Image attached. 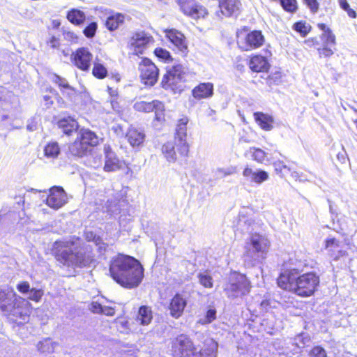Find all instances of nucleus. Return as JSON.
<instances>
[{
	"label": "nucleus",
	"instance_id": "59",
	"mask_svg": "<svg viewBox=\"0 0 357 357\" xmlns=\"http://www.w3.org/2000/svg\"><path fill=\"white\" fill-rule=\"evenodd\" d=\"M115 313L114 308L108 306H103L101 314H104L107 316H113Z\"/></svg>",
	"mask_w": 357,
	"mask_h": 357
},
{
	"label": "nucleus",
	"instance_id": "11",
	"mask_svg": "<svg viewBox=\"0 0 357 357\" xmlns=\"http://www.w3.org/2000/svg\"><path fill=\"white\" fill-rule=\"evenodd\" d=\"M153 43V37L144 31L134 33L129 39L128 45L135 55L143 54L150 43Z\"/></svg>",
	"mask_w": 357,
	"mask_h": 357
},
{
	"label": "nucleus",
	"instance_id": "44",
	"mask_svg": "<svg viewBox=\"0 0 357 357\" xmlns=\"http://www.w3.org/2000/svg\"><path fill=\"white\" fill-rule=\"evenodd\" d=\"M338 3L341 8H342L344 11L347 12V15L351 17H356V13L355 10L351 9L349 6V4L347 2V0H338Z\"/></svg>",
	"mask_w": 357,
	"mask_h": 357
},
{
	"label": "nucleus",
	"instance_id": "45",
	"mask_svg": "<svg viewBox=\"0 0 357 357\" xmlns=\"http://www.w3.org/2000/svg\"><path fill=\"white\" fill-rule=\"evenodd\" d=\"M294 28L295 31L299 32L303 36H305L310 31V26L306 22H296L294 24Z\"/></svg>",
	"mask_w": 357,
	"mask_h": 357
},
{
	"label": "nucleus",
	"instance_id": "7",
	"mask_svg": "<svg viewBox=\"0 0 357 357\" xmlns=\"http://www.w3.org/2000/svg\"><path fill=\"white\" fill-rule=\"evenodd\" d=\"M250 287V282L245 275L233 273L225 284L224 291L229 298L234 299L248 294Z\"/></svg>",
	"mask_w": 357,
	"mask_h": 357
},
{
	"label": "nucleus",
	"instance_id": "49",
	"mask_svg": "<svg viewBox=\"0 0 357 357\" xmlns=\"http://www.w3.org/2000/svg\"><path fill=\"white\" fill-rule=\"evenodd\" d=\"M29 294V299L36 302H38L43 295V291L41 289H36L33 288L31 289Z\"/></svg>",
	"mask_w": 357,
	"mask_h": 357
},
{
	"label": "nucleus",
	"instance_id": "31",
	"mask_svg": "<svg viewBox=\"0 0 357 357\" xmlns=\"http://www.w3.org/2000/svg\"><path fill=\"white\" fill-rule=\"evenodd\" d=\"M90 150L77 137L75 141L69 146L70 153L75 156L83 157Z\"/></svg>",
	"mask_w": 357,
	"mask_h": 357
},
{
	"label": "nucleus",
	"instance_id": "53",
	"mask_svg": "<svg viewBox=\"0 0 357 357\" xmlns=\"http://www.w3.org/2000/svg\"><path fill=\"white\" fill-rule=\"evenodd\" d=\"M235 168L230 167L227 168H218L216 170V173L220 176H226L235 173Z\"/></svg>",
	"mask_w": 357,
	"mask_h": 357
},
{
	"label": "nucleus",
	"instance_id": "58",
	"mask_svg": "<svg viewBox=\"0 0 357 357\" xmlns=\"http://www.w3.org/2000/svg\"><path fill=\"white\" fill-rule=\"evenodd\" d=\"M63 35L64 39L68 42L73 43L77 40L76 35L72 31H65L63 32Z\"/></svg>",
	"mask_w": 357,
	"mask_h": 357
},
{
	"label": "nucleus",
	"instance_id": "32",
	"mask_svg": "<svg viewBox=\"0 0 357 357\" xmlns=\"http://www.w3.org/2000/svg\"><path fill=\"white\" fill-rule=\"evenodd\" d=\"M176 152H178L176 149V144H174L172 142H167L162 147V153L167 160L169 162H176L177 159Z\"/></svg>",
	"mask_w": 357,
	"mask_h": 357
},
{
	"label": "nucleus",
	"instance_id": "51",
	"mask_svg": "<svg viewBox=\"0 0 357 357\" xmlns=\"http://www.w3.org/2000/svg\"><path fill=\"white\" fill-rule=\"evenodd\" d=\"M97 24L96 22H91L89 24L84 30V34L87 38H92L94 36L97 30Z\"/></svg>",
	"mask_w": 357,
	"mask_h": 357
},
{
	"label": "nucleus",
	"instance_id": "39",
	"mask_svg": "<svg viewBox=\"0 0 357 357\" xmlns=\"http://www.w3.org/2000/svg\"><path fill=\"white\" fill-rule=\"evenodd\" d=\"M92 73L96 77L102 79L107 76V70L102 64L95 62Z\"/></svg>",
	"mask_w": 357,
	"mask_h": 357
},
{
	"label": "nucleus",
	"instance_id": "60",
	"mask_svg": "<svg viewBox=\"0 0 357 357\" xmlns=\"http://www.w3.org/2000/svg\"><path fill=\"white\" fill-rule=\"evenodd\" d=\"M47 43L51 47L56 48L59 45V40L55 36H52Z\"/></svg>",
	"mask_w": 357,
	"mask_h": 357
},
{
	"label": "nucleus",
	"instance_id": "56",
	"mask_svg": "<svg viewBox=\"0 0 357 357\" xmlns=\"http://www.w3.org/2000/svg\"><path fill=\"white\" fill-rule=\"evenodd\" d=\"M17 289L22 294L29 293L30 285L28 282H22L17 285Z\"/></svg>",
	"mask_w": 357,
	"mask_h": 357
},
{
	"label": "nucleus",
	"instance_id": "29",
	"mask_svg": "<svg viewBox=\"0 0 357 357\" xmlns=\"http://www.w3.org/2000/svg\"><path fill=\"white\" fill-rule=\"evenodd\" d=\"M44 156L49 160H54L61 153L59 144L56 142H50L43 148Z\"/></svg>",
	"mask_w": 357,
	"mask_h": 357
},
{
	"label": "nucleus",
	"instance_id": "62",
	"mask_svg": "<svg viewBox=\"0 0 357 357\" xmlns=\"http://www.w3.org/2000/svg\"><path fill=\"white\" fill-rule=\"evenodd\" d=\"M337 159L342 163H344L346 161V153L345 152L338 153L337 155Z\"/></svg>",
	"mask_w": 357,
	"mask_h": 357
},
{
	"label": "nucleus",
	"instance_id": "28",
	"mask_svg": "<svg viewBox=\"0 0 357 357\" xmlns=\"http://www.w3.org/2000/svg\"><path fill=\"white\" fill-rule=\"evenodd\" d=\"M57 124L59 128L62 130L63 132L66 135H70L78 128L77 122L70 116L60 119Z\"/></svg>",
	"mask_w": 357,
	"mask_h": 357
},
{
	"label": "nucleus",
	"instance_id": "27",
	"mask_svg": "<svg viewBox=\"0 0 357 357\" xmlns=\"http://www.w3.org/2000/svg\"><path fill=\"white\" fill-rule=\"evenodd\" d=\"M153 319V312L150 307L143 305L139 308L136 321L140 325H149Z\"/></svg>",
	"mask_w": 357,
	"mask_h": 357
},
{
	"label": "nucleus",
	"instance_id": "16",
	"mask_svg": "<svg viewBox=\"0 0 357 357\" xmlns=\"http://www.w3.org/2000/svg\"><path fill=\"white\" fill-rule=\"evenodd\" d=\"M105 163L103 170L106 172H116L123 169L124 162L119 160L109 145L104 146Z\"/></svg>",
	"mask_w": 357,
	"mask_h": 357
},
{
	"label": "nucleus",
	"instance_id": "15",
	"mask_svg": "<svg viewBox=\"0 0 357 357\" xmlns=\"http://www.w3.org/2000/svg\"><path fill=\"white\" fill-rule=\"evenodd\" d=\"M134 108L139 112H154L155 119L160 121L164 119V105L158 100L151 102L138 101L135 103Z\"/></svg>",
	"mask_w": 357,
	"mask_h": 357
},
{
	"label": "nucleus",
	"instance_id": "3",
	"mask_svg": "<svg viewBox=\"0 0 357 357\" xmlns=\"http://www.w3.org/2000/svg\"><path fill=\"white\" fill-rule=\"evenodd\" d=\"M52 252L56 259L68 267H83L89 265L93 256L82 247L79 241H57L54 242Z\"/></svg>",
	"mask_w": 357,
	"mask_h": 357
},
{
	"label": "nucleus",
	"instance_id": "2",
	"mask_svg": "<svg viewBox=\"0 0 357 357\" xmlns=\"http://www.w3.org/2000/svg\"><path fill=\"white\" fill-rule=\"evenodd\" d=\"M301 271L302 270L299 267L284 270L278 278V284L280 288L299 296H310L319 286V278L313 272L299 275Z\"/></svg>",
	"mask_w": 357,
	"mask_h": 357
},
{
	"label": "nucleus",
	"instance_id": "64",
	"mask_svg": "<svg viewBox=\"0 0 357 357\" xmlns=\"http://www.w3.org/2000/svg\"><path fill=\"white\" fill-rule=\"evenodd\" d=\"M96 236L95 234H93L92 232H87L86 234V238L89 241H93V237Z\"/></svg>",
	"mask_w": 357,
	"mask_h": 357
},
{
	"label": "nucleus",
	"instance_id": "9",
	"mask_svg": "<svg viewBox=\"0 0 357 357\" xmlns=\"http://www.w3.org/2000/svg\"><path fill=\"white\" fill-rule=\"evenodd\" d=\"M264 41L265 38L261 31L255 30L246 34L239 35L237 44L241 50L250 51L261 47Z\"/></svg>",
	"mask_w": 357,
	"mask_h": 357
},
{
	"label": "nucleus",
	"instance_id": "19",
	"mask_svg": "<svg viewBox=\"0 0 357 357\" xmlns=\"http://www.w3.org/2000/svg\"><path fill=\"white\" fill-rule=\"evenodd\" d=\"M165 36L169 41L177 48V50L183 54H185L188 52V45L184 35L174 29H167L165 31Z\"/></svg>",
	"mask_w": 357,
	"mask_h": 357
},
{
	"label": "nucleus",
	"instance_id": "34",
	"mask_svg": "<svg viewBox=\"0 0 357 357\" xmlns=\"http://www.w3.org/2000/svg\"><path fill=\"white\" fill-rule=\"evenodd\" d=\"M66 17L72 24L79 25L84 22L86 15L82 10L73 8L68 12Z\"/></svg>",
	"mask_w": 357,
	"mask_h": 357
},
{
	"label": "nucleus",
	"instance_id": "25",
	"mask_svg": "<svg viewBox=\"0 0 357 357\" xmlns=\"http://www.w3.org/2000/svg\"><path fill=\"white\" fill-rule=\"evenodd\" d=\"M126 137L132 147H139L145 139V134L143 130L132 127L129 128Z\"/></svg>",
	"mask_w": 357,
	"mask_h": 357
},
{
	"label": "nucleus",
	"instance_id": "12",
	"mask_svg": "<svg viewBox=\"0 0 357 357\" xmlns=\"http://www.w3.org/2000/svg\"><path fill=\"white\" fill-rule=\"evenodd\" d=\"M188 119L183 118L179 120L176 130L175 142L178 153L181 156H187L189 151V146L186 142L187 123Z\"/></svg>",
	"mask_w": 357,
	"mask_h": 357
},
{
	"label": "nucleus",
	"instance_id": "18",
	"mask_svg": "<svg viewBox=\"0 0 357 357\" xmlns=\"http://www.w3.org/2000/svg\"><path fill=\"white\" fill-rule=\"evenodd\" d=\"M93 59L92 54L86 47H81L73 54V63L76 67L84 71H88Z\"/></svg>",
	"mask_w": 357,
	"mask_h": 357
},
{
	"label": "nucleus",
	"instance_id": "8",
	"mask_svg": "<svg viewBox=\"0 0 357 357\" xmlns=\"http://www.w3.org/2000/svg\"><path fill=\"white\" fill-rule=\"evenodd\" d=\"M183 68L181 65L174 66L167 70L162 80V86L165 89H172L174 91H181L184 77Z\"/></svg>",
	"mask_w": 357,
	"mask_h": 357
},
{
	"label": "nucleus",
	"instance_id": "23",
	"mask_svg": "<svg viewBox=\"0 0 357 357\" xmlns=\"http://www.w3.org/2000/svg\"><path fill=\"white\" fill-rule=\"evenodd\" d=\"M213 94V84L211 82L201 83L192 90L195 98L200 100L209 98Z\"/></svg>",
	"mask_w": 357,
	"mask_h": 357
},
{
	"label": "nucleus",
	"instance_id": "52",
	"mask_svg": "<svg viewBox=\"0 0 357 357\" xmlns=\"http://www.w3.org/2000/svg\"><path fill=\"white\" fill-rule=\"evenodd\" d=\"M310 354L313 357H326V351L319 346L314 347Z\"/></svg>",
	"mask_w": 357,
	"mask_h": 357
},
{
	"label": "nucleus",
	"instance_id": "57",
	"mask_svg": "<svg viewBox=\"0 0 357 357\" xmlns=\"http://www.w3.org/2000/svg\"><path fill=\"white\" fill-rule=\"evenodd\" d=\"M275 169L278 172L282 173L283 170L290 172V169L282 161H277L274 163Z\"/></svg>",
	"mask_w": 357,
	"mask_h": 357
},
{
	"label": "nucleus",
	"instance_id": "61",
	"mask_svg": "<svg viewBox=\"0 0 357 357\" xmlns=\"http://www.w3.org/2000/svg\"><path fill=\"white\" fill-rule=\"evenodd\" d=\"M107 211L111 213H114L118 210V208H116V204L114 203V205H112L111 204H109V201L107 202Z\"/></svg>",
	"mask_w": 357,
	"mask_h": 357
},
{
	"label": "nucleus",
	"instance_id": "41",
	"mask_svg": "<svg viewBox=\"0 0 357 357\" xmlns=\"http://www.w3.org/2000/svg\"><path fill=\"white\" fill-rule=\"evenodd\" d=\"M282 8L287 12L295 13L298 9L296 0H280Z\"/></svg>",
	"mask_w": 357,
	"mask_h": 357
},
{
	"label": "nucleus",
	"instance_id": "24",
	"mask_svg": "<svg viewBox=\"0 0 357 357\" xmlns=\"http://www.w3.org/2000/svg\"><path fill=\"white\" fill-rule=\"evenodd\" d=\"M77 138L89 149L98 144V137L95 132L89 129H81Z\"/></svg>",
	"mask_w": 357,
	"mask_h": 357
},
{
	"label": "nucleus",
	"instance_id": "10",
	"mask_svg": "<svg viewBox=\"0 0 357 357\" xmlns=\"http://www.w3.org/2000/svg\"><path fill=\"white\" fill-rule=\"evenodd\" d=\"M139 71L142 82L146 85L153 86L158 78L159 70L149 59L143 58L139 63Z\"/></svg>",
	"mask_w": 357,
	"mask_h": 357
},
{
	"label": "nucleus",
	"instance_id": "35",
	"mask_svg": "<svg viewBox=\"0 0 357 357\" xmlns=\"http://www.w3.org/2000/svg\"><path fill=\"white\" fill-rule=\"evenodd\" d=\"M56 346L57 343L49 338L39 342L37 345L38 351L42 353H52Z\"/></svg>",
	"mask_w": 357,
	"mask_h": 357
},
{
	"label": "nucleus",
	"instance_id": "42",
	"mask_svg": "<svg viewBox=\"0 0 357 357\" xmlns=\"http://www.w3.org/2000/svg\"><path fill=\"white\" fill-rule=\"evenodd\" d=\"M216 318V310L213 308L208 310L204 318H201L198 322L202 325L209 324Z\"/></svg>",
	"mask_w": 357,
	"mask_h": 357
},
{
	"label": "nucleus",
	"instance_id": "1",
	"mask_svg": "<svg viewBox=\"0 0 357 357\" xmlns=\"http://www.w3.org/2000/svg\"><path fill=\"white\" fill-rule=\"evenodd\" d=\"M109 273L117 283L128 289L137 287L144 278V268L139 261L123 255L112 258Z\"/></svg>",
	"mask_w": 357,
	"mask_h": 357
},
{
	"label": "nucleus",
	"instance_id": "37",
	"mask_svg": "<svg viewBox=\"0 0 357 357\" xmlns=\"http://www.w3.org/2000/svg\"><path fill=\"white\" fill-rule=\"evenodd\" d=\"M52 81L57 84L61 90H68L69 91L68 94L70 95L71 93H74V89L69 85L68 81L63 78L57 75L56 74L52 75Z\"/></svg>",
	"mask_w": 357,
	"mask_h": 357
},
{
	"label": "nucleus",
	"instance_id": "43",
	"mask_svg": "<svg viewBox=\"0 0 357 357\" xmlns=\"http://www.w3.org/2000/svg\"><path fill=\"white\" fill-rule=\"evenodd\" d=\"M322 40L324 45H335V36L332 33L331 30H326L325 33H322Z\"/></svg>",
	"mask_w": 357,
	"mask_h": 357
},
{
	"label": "nucleus",
	"instance_id": "48",
	"mask_svg": "<svg viewBox=\"0 0 357 357\" xmlns=\"http://www.w3.org/2000/svg\"><path fill=\"white\" fill-rule=\"evenodd\" d=\"M335 45H324L321 48L318 49V52L320 56L324 57H330L331 56L334 52L333 48Z\"/></svg>",
	"mask_w": 357,
	"mask_h": 357
},
{
	"label": "nucleus",
	"instance_id": "26",
	"mask_svg": "<svg viewBox=\"0 0 357 357\" xmlns=\"http://www.w3.org/2000/svg\"><path fill=\"white\" fill-rule=\"evenodd\" d=\"M249 66L252 71L259 73L267 71L270 66L266 57L256 55L250 59Z\"/></svg>",
	"mask_w": 357,
	"mask_h": 357
},
{
	"label": "nucleus",
	"instance_id": "5",
	"mask_svg": "<svg viewBox=\"0 0 357 357\" xmlns=\"http://www.w3.org/2000/svg\"><path fill=\"white\" fill-rule=\"evenodd\" d=\"M205 347L199 353L195 352V347L188 337L185 335H178L172 346L174 357H215L217 344L210 340L205 343Z\"/></svg>",
	"mask_w": 357,
	"mask_h": 357
},
{
	"label": "nucleus",
	"instance_id": "4",
	"mask_svg": "<svg viewBox=\"0 0 357 357\" xmlns=\"http://www.w3.org/2000/svg\"><path fill=\"white\" fill-rule=\"evenodd\" d=\"M31 309V304L18 296L13 287H0V310L8 319L22 324L28 321Z\"/></svg>",
	"mask_w": 357,
	"mask_h": 357
},
{
	"label": "nucleus",
	"instance_id": "54",
	"mask_svg": "<svg viewBox=\"0 0 357 357\" xmlns=\"http://www.w3.org/2000/svg\"><path fill=\"white\" fill-rule=\"evenodd\" d=\"M303 1L312 13H315L318 11L319 4L317 0H303Z\"/></svg>",
	"mask_w": 357,
	"mask_h": 357
},
{
	"label": "nucleus",
	"instance_id": "20",
	"mask_svg": "<svg viewBox=\"0 0 357 357\" xmlns=\"http://www.w3.org/2000/svg\"><path fill=\"white\" fill-rule=\"evenodd\" d=\"M186 305V299L181 294H176L172 298L169 305L170 315L175 319L181 317Z\"/></svg>",
	"mask_w": 357,
	"mask_h": 357
},
{
	"label": "nucleus",
	"instance_id": "22",
	"mask_svg": "<svg viewBox=\"0 0 357 357\" xmlns=\"http://www.w3.org/2000/svg\"><path fill=\"white\" fill-rule=\"evenodd\" d=\"M243 176L248 181L257 184H261L267 181L269 178L268 174L264 170L257 169L256 171H253L252 169L250 167H245L244 169Z\"/></svg>",
	"mask_w": 357,
	"mask_h": 357
},
{
	"label": "nucleus",
	"instance_id": "38",
	"mask_svg": "<svg viewBox=\"0 0 357 357\" xmlns=\"http://www.w3.org/2000/svg\"><path fill=\"white\" fill-rule=\"evenodd\" d=\"M248 152L251 154L252 159L257 162L264 163L266 161H268L266 153L260 149L252 147L249 149Z\"/></svg>",
	"mask_w": 357,
	"mask_h": 357
},
{
	"label": "nucleus",
	"instance_id": "55",
	"mask_svg": "<svg viewBox=\"0 0 357 357\" xmlns=\"http://www.w3.org/2000/svg\"><path fill=\"white\" fill-rule=\"evenodd\" d=\"M103 306L97 301H93L91 303L89 309L90 310L96 314H101Z\"/></svg>",
	"mask_w": 357,
	"mask_h": 357
},
{
	"label": "nucleus",
	"instance_id": "47",
	"mask_svg": "<svg viewBox=\"0 0 357 357\" xmlns=\"http://www.w3.org/2000/svg\"><path fill=\"white\" fill-rule=\"evenodd\" d=\"M154 52L157 57L164 60L165 61L172 60L169 52L166 50L162 48H156Z\"/></svg>",
	"mask_w": 357,
	"mask_h": 357
},
{
	"label": "nucleus",
	"instance_id": "6",
	"mask_svg": "<svg viewBox=\"0 0 357 357\" xmlns=\"http://www.w3.org/2000/svg\"><path fill=\"white\" fill-rule=\"evenodd\" d=\"M269 247L270 242L265 236L259 234H252L250 243H247L244 254L245 266L251 268L266 259Z\"/></svg>",
	"mask_w": 357,
	"mask_h": 357
},
{
	"label": "nucleus",
	"instance_id": "13",
	"mask_svg": "<svg viewBox=\"0 0 357 357\" xmlns=\"http://www.w3.org/2000/svg\"><path fill=\"white\" fill-rule=\"evenodd\" d=\"M177 3L185 15L194 19L204 17L208 14L206 9L195 0H177Z\"/></svg>",
	"mask_w": 357,
	"mask_h": 357
},
{
	"label": "nucleus",
	"instance_id": "36",
	"mask_svg": "<svg viewBox=\"0 0 357 357\" xmlns=\"http://www.w3.org/2000/svg\"><path fill=\"white\" fill-rule=\"evenodd\" d=\"M86 164L94 169L101 168L102 167H103L102 155L97 153H92L87 158Z\"/></svg>",
	"mask_w": 357,
	"mask_h": 357
},
{
	"label": "nucleus",
	"instance_id": "14",
	"mask_svg": "<svg viewBox=\"0 0 357 357\" xmlns=\"http://www.w3.org/2000/svg\"><path fill=\"white\" fill-rule=\"evenodd\" d=\"M49 191V195L46 199V204L50 208L57 210L67 203V194L63 188L54 186Z\"/></svg>",
	"mask_w": 357,
	"mask_h": 357
},
{
	"label": "nucleus",
	"instance_id": "17",
	"mask_svg": "<svg viewBox=\"0 0 357 357\" xmlns=\"http://www.w3.org/2000/svg\"><path fill=\"white\" fill-rule=\"evenodd\" d=\"M325 249L335 261L339 260L347 255L346 244L335 238H329L325 241Z\"/></svg>",
	"mask_w": 357,
	"mask_h": 357
},
{
	"label": "nucleus",
	"instance_id": "30",
	"mask_svg": "<svg viewBox=\"0 0 357 357\" xmlns=\"http://www.w3.org/2000/svg\"><path fill=\"white\" fill-rule=\"evenodd\" d=\"M254 116L255 121L263 130H271L273 128V119L272 116L261 112H255Z\"/></svg>",
	"mask_w": 357,
	"mask_h": 357
},
{
	"label": "nucleus",
	"instance_id": "46",
	"mask_svg": "<svg viewBox=\"0 0 357 357\" xmlns=\"http://www.w3.org/2000/svg\"><path fill=\"white\" fill-rule=\"evenodd\" d=\"M310 342V339L307 336H303V335H298L295 339V344L297 347V349H300L302 347H304L306 344H307Z\"/></svg>",
	"mask_w": 357,
	"mask_h": 357
},
{
	"label": "nucleus",
	"instance_id": "50",
	"mask_svg": "<svg viewBox=\"0 0 357 357\" xmlns=\"http://www.w3.org/2000/svg\"><path fill=\"white\" fill-rule=\"evenodd\" d=\"M93 243L97 248L98 252L102 255L103 254L107 248V245L102 241V238L99 236L93 237Z\"/></svg>",
	"mask_w": 357,
	"mask_h": 357
},
{
	"label": "nucleus",
	"instance_id": "21",
	"mask_svg": "<svg viewBox=\"0 0 357 357\" xmlns=\"http://www.w3.org/2000/svg\"><path fill=\"white\" fill-rule=\"evenodd\" d=\"M241 3L239 0H220V11L226 17L236 16L239 13Z\"/></svg>",
	"mask_w": 357,
	"mask_h": 357
},
{
	"label": "nucleus",
	"instance_id": "40",
	"mask_svg": "<svg viewBox=\"0 0 357 357\" xmlns=\"http://www.w3.org/2000/svg\"><path fill=\"white\" fill-rule=\"evenodd\" d=\"M199 282L206 288L213 287V278L207 273H199L197 275Z\"/></svg>",
	"mask_w": 357,
	"mask_h": 357
},
{
	"label": "nucleus",
	"instance_id": "63",
	"mask_svg": "<svg viewBox=\"0 0 357 357\" xmlns=\"http://www.w3.org/2000/svg\"><path fill=\"white\" fill-rule=\"evenodd\" d=\"M43 100L45 102V105H47V107H50L53 103V101L51 100V98L49 96H44Z\"/></svg>",
	"mask_w": 357,
	"mask_h": 357
},
{
	"label": "nucleus",
	"instance_id": "33",
	"mask_svg": "<svg viewBox=\"0 0 357 357\" xmlns=\"http://www.w3.org/2000/svg\"><path fill=\"white\" fill-rule=\"evenodd\" d=\"M124 15L116 13L109 16L106 20L105 26L109 31L116 30L124 22Z\"/></svg>",
	"mask_w": 357,
	"mask_h": 357
}]
</instances>
